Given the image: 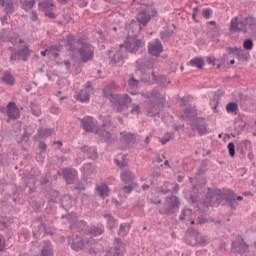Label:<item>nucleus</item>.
Wrapping results in <instances>:
<instances>
[{
    "instance_id": "72a5a7b5",
    "label": "nucleus",
    "mask_w": 256,
    "mask_h": 256,
    "mask_svg": "<svg viewBox=\"0 0 256 256\" xmlns=\"http://www.w3.org/2000/svg\"><path fill=\"white\" fill-rule=\"evenodd\" d=\"M3 83H6V85L13 86L15 85V77L11 75L9 72H5L4 76L2 77Z\"/></svg>"
},
{
    "instance_id": "0e129e2a",
    "label": "nucleus",
    "mask_w": 256,
    "mask_h": 256,
    "mask_svg": "<svg viewBox=\"0 0 256 256\" xmlns=\"http://www.w3.org/2000/svg\"><path fill=\"white\" fill-rule=\"evenodd\" d=\"M17 55H19L18 52H14L11 54V56H10L11 63H13L14 61L17 60Z\"/></svg>"
},
{
    "instance_id": "9b49d317",
    "label": "nucleus",
    "mask_w": 256,
    "mask_h": 256,
    "mask_svg": "<svg viewBox=\"0 0 256 256\" xmlns=\"http://www.w3.org/2000/svg\"><path fill=\"white\" fill-rule=\"evenodd\" d=\"M150 13L151 14L147 13V11L139 12L136 18L139 25H142V27H147V24L151 21V17H155V15H157V10L151 8Z\"/></svg>"
},
{
    "instance_id": "8fccbe9b",
    "label": "nucleus",
    "mask_w": 256,
    "mask_h": 256,
    "mask_svg": "<svg viewBox=\"0 0 256 256\" xmlns=\"http://www.w3.org/2000/svg\"><path fill=\"white\" fill-rule=\"evenodd\" d=\"M211 15H213V10H211V8H206L202 11L204 19H211Z\"/></svg>"
},
{
    "instance_id": "2f4dec72",
    "label": "nucleus",
    "mask_w": 256,
    "mask_h": 256,
    "mask_svg": "<svg viewBox=\"0 0 256 256\" xmlns=\"http://www.w3.org/2000/svg\"><path fill=\"white\" fill-rule=\"evenodd\" d=\"M129 231H131V224L122 223L120 224L118 235H120V237H125V235L129 234Z\"/></svg>"
},
{
    "instance_id": "de8ad7c7",
    "label": "nucleus",
    "mask_w": 256,
    "mask_h": 256,
    "mask_svg": "<svg viewBox=\"0 0 256 256\" xmlns=\"http://www.w3.org/2000/svg\"><path fill=\"white\" fill-rule=\"evenodd\" d=\"M7 248V240L5 239V236L0 234V252L5 251Z\"/></svg>"
},
{
    "instance_id": "4468645a",
    "label": "nucleus",
    "mask_w": 256,
    "mask_h": 256,
    "mask_svg": "<svg viewBox=\"0 0 256 256\" xmlns=\"http://www.w3.org/2000/svg\"><path fill=\"white\" fill-rule=\"evenodd\" d=\"M62 177L67 185H73V183H75V178L77 177V172L71 168H64L62 170Z\"/></svg>"
},
{
    "instance_id": "2eb2a0df",
    "label": "nucleus",
    "mask_w": 256,
    "mask_h": 256,
    "mask_svg": "<svg viewBox=\"0 0 256 256\" xmlns=\"http://www.w3.org/2000/svg\"><path fill=\"white\" fill-rule=\"evenodd\" d=\"M225 201L228 204V207H230V209L232 211H235L237 209V200H236V194L235 191L233 190H228L225 193Z\"/></svg>"
},
{
    "instance_id": "5701e85b",
    "label": "nucleus",
    "mask_w": 256,
    "mask_h": 256,
    "mask_svg": "<svg viewBox=\"0 0 256 256\" xmlns=\"http://www.w3.org/2000/svg\"><path fill=\"white\" fill-rule=\"evenodd\" d=\"M40 256H53V244H51V241L49 240L43 241V246H42Z\"/></svg>"
},
{
    "instance_id": "f257e3e1",
    "label": "nucleus",
    "mask_w": 256,
    "mask_h": 256,
    "mask_svg": "<svg viewBox=\"0 0 256 256\" xmlns=\"http://www.w3.org/2000/svg\"><path fill=\"white\" fill-rule=\"evenodd\" d=\"M102 93L106 99H109L112 108L116 113H121L127 105L133 103V99L128 94H113L109 88H104Z\"/></svg>"
},
{
    "instance_id": "412c9836",
    "label": "nucleus",
    "mask_w": 256,
    "mask_h": 256,
    "mask_svg": "<svg viewBox=\"0 0 256 256\" xmlns=\"http://www.w3.org/2000/svg\"><path fill=\"white\" fill-rule=\"evenodd\" d=\"M120 141L121 143H125V145H131V143H135V134L129 132H121Z\"/></svg>"
},
{
    "instance_id": "423d86ee",
    "label": "nucleus",
    "mask_w": 256,
    "mask_h": 256,
    "mask_svg": "<svg viewBox=\"0 0 256 256\" xmlns=\"http://www.w3.org/2000/svg\"><path fill=\"white\" fill-rule=\"evenodd\" d=\"M142 47H145V41L141 39H136L132 41L126 40L124 44L120 45L121 49H125L124 51H128L129 53H137V51H139V49H141Z\"/></svg>"
},
{
    "instance_id": "20e7f679",
    "label": "nucleus",
    "mask_w": 256,
    "mask_h": 256,
    "mask_svg": "<svg viewBox=\"0 0 256 256\" xmlns=\"http://www.w3.org/2000/svg\"><path fill=\"white\" fill-rule=\"evenodd\" d=\"M165 201L166 206L158 210L160 215H173V213H177V211H179V206L181 205V202L179 201V198L177 196H169L166 198Z\"/></svg>"
},
{
    "instance_id": "9d476101",
    "label": "nucleus",
    "mask_w": 256,
    "mask_h": 256,
    "mask_svg": "<svg viewBox=\"0 0 256 256\" xmlns=\"http://www.w3.org/2000/svg\"><path fill=\"white\" fill-rule=\"evenodd\" d=\"M80 123L82 126V129L86 131V133H97V121L91 116H86L83 119H80Z\"/></svg>"
},
{
    "instance_id": "dca6fc26",
    "label": "nucleus",
    "mask_w": 256,
    "mask_h": 256,
    "mask_svg": "<svg viewBox=\"0 0 256 256\" xmlns=\"http://www.w3.org/2000/svg\"><path fill=\"white\" fill-rule=\"evenodd\" d=\"M7 116L9 119H19L21 117V112H19V108L15 102H10L7 105Z\"/></svg>"
},
{
    "instance_id": "5fc2aeb1",
    "label": "nucleus",
    "mask_w": 256,
    "mask_h": 256,
    "mask_svg": "<svg viewBox=\"0 0 256 256\" xmlns=\"http://www.w3.org/2000/svg\"><path fill=\"white\" fill-rule=\"evenodd\" d=\"M30 138H31V133L25 130L24 134L22 135V140L20 141V143H23V141L27 143V141H29Z\"/></svg>"
},
{
    "instance_id": "7c9ffc66",
    "label": "nucleus",
    "mask_w": 256,
    "mask_h": 256,
    "mask_svg": "<svg viewBox=\"0 0 256 256\" xmlns=\"http://www.w3.org/2000/svg\"><path fill=\"white\" fill-rule=\"evenodd\" d=\"M31 53H33V51L29 49V47L25 46L24 48L18 51V57H21L22 61H27Z\"/></svg>"
},
{
    "instance_id": "774afa93",
    "label": "nucleus",
    "mask_w": 256,
    "mask_h": 256,
    "mask_svg": "<svg viewBox=\"0 0 256 256\" xmlns=\"http://www.w3.org/2000/svg\"><path fill=\"white\" fill-rule=\"evenodd\" d=\"M180 221H185V210L181 211V214L179 216Z\"/></svg>"
},
{
    "instance_id": "ea45409f",
    "label": "nucleus",
    "mask_w": 256,
    "mask_h": 256,
    "mask_svg": "<svg viewBox=\"0 0 256 256\" xmlns=\"http://www.w3.org/2000/svg\"><path fill=\"white\" fill-rule=\"evenodd\" d=\"M4 7L6 14L7 15H11L13 13H15V4H13V2H5V6Z\"/></svg>"
},
{
    "instance_id": "a878e982",
    "label": "nucleus",
    "mask_w": 256,
    "mask_h": 256,
    "mask_svg": "<svg viewBox=\"0 0 256 256\" xmlns=\"http://www.w3.org/2000/svg\"><path fill=\"white\" fill-rule=\"evenodd\" d=\"M39 7L44 11V13L55 11V4L52 0H44L43 2H40Z\"/></svg>"
},
{
    "instance_id": "49530a36",
    "label": "nucleus",
    "mask_w": 256,
    "mask_h": 256,
    "mask_svg": "<svg viewBox=\"0 0 256 256\" xmlns=\"http://www.w3.org/2000/svg\"><path fill=\"white\" fill-rule=\"evenodd\" d=\"M128 85L129 87L136 89V87H139V80L135 79L134 76H131L128 80Z\"/></svg>"
},
{
    "instance_id": "13d9d810",
    "label": "nucleus",
    "mask_w": 256,
    "mask_h": 256,
    "mask_svg": "<svg viewBox=\"0 0 256 256\" xmlns=\"http://www.w3.org/2000/svg\"><path fill=\"white\" fill-rule=\"evenodd\" d=\"M30 19H31V21H39V15L37 14V11H35V10L31 11Z\"/></svg>"
},
{
    "instance_id": "c9c22d12",
    "label": "nucleus",
    "mask_w": 256,
    "mask_h": 256,
    "mask_svg": "<svg viewBox=\"0 0 256 256\" xmlns=\"http://www.w3.org/2000/svg\"><path fill=\"white\" fill-rule=\"evenodd\" d=\"M141 95H142V97H144V99H153V101H155L161 97L157 90H153L151 92H146V93H141Z\"/></svg>"
},
{
    "instance_id": "69168bd1",
    "label": "nucleus",
    "mask_w": 256,
    "mask_h": 256,
    "mask_svg": "<svg viewBox=\"0 0 256 256\" xmlns=\"http://www.w3.org/2000/svg\"><path fill=\"white\" fill-rule=\"evenodd\" d=\"M7 19H9L7 15H4L3 17L0 18L2 25H5V23H7Z\"/></svg>"
},
{
    "instance_id": "09e8293b",
    "label": "nucleus",
    "mask_w": 256,
    "mask_h": 256,
    "mask_svg": "<svg viewBox=\"0 0 256 256\" xmlns=\"http://www.w3.org/2000/svg\"><path fill=\"white\" fill-rule=\"evenodd\" d=\"M208 221L209 220L207 219V216H205V215H200L196 219L197 225H205V223H208Z\"/></svg>"
},
{
    "instance_id": "3c124183",
    "label": "nucleus",
    "mask_w": 256,
    "mask_h": 256,
    "mask_svg": "<svg viewBox=\"0 0 256 256\" xmlns=\"http://www.w3.org/2000/svg\"><path fill=\"white\" fill-rule=\"evenodd\" d=\"M171 139H173V134L167 133V134H166L164 137H162V139H161L162 145H165V144L169 143V141H171Z\"/></svg>"
},
{
    "instance_id": "79ce46f5",
    "label": "nucleus",
    "mask_w": 256,
    "mask_h": 256,
    "mask_svg": "<svg viewBox=\"0 0 256 256\" xmlns=\"http://www.w3.org/2000/svg\"><path fill=\"white\" fill-rule=\"evenodd\" d=\"M82 169L87 175H91V173H95V166L91 163L84 164Z\"/></svg>"
},
{
    "instance_id": "f3484780",
    "label": "nucleus",
    "mask_w": 256,
    "mask_h": 256,
    "mask_svg": "<svg viewBox=\"0 0 256 256\" xmlns=\"http://www.w3.org/2000/svg\"><path fill=\"white\" fill-rule=\"evenodd\" d=\"M192 129H196L200 135H205L207 133V123L205 119L199 118L193 124H191Z\"/></svg>"
},
{
    "instance_id": "39448f33",
    "label": "nucleus",
    "mask_w": 256,
    "mask_h": 256,
    "mask_svg": "<svg viewBox=\"0 0 256 256\" xmlns=\"http://www.w3.org/2000/svg\"><path fill=\"white\" fill-rule=\"evenodd\" d=\"M165 105V98L160 97L154 101H149L146 107V111L148 113V117H157L160 113L159 107H163Z\"/></svg>"
},
{
    "instance_id": "b1692460",
    "label": "nucleus",
    "mask_w": 256,
    "mask_h": 256,
    "mask_svg": "<svg viewBox=\"0 0 256 256\" xmlns=\"http://www.w3.org/2000/svg\"><path fill=\"white\" fill-rule=\"evenodd\" d=\"M105 127H107V124H103L101 128L96 129V135H100L102 139H105L107 143H110L111 141V133L107 130H105Z\"/></svg>"
},
{
    "instance_id": "a19ab883",
    "label": "nucleus",
    "mask_w": 256,
    "mask_h": 256,
    "mask_svg": "<svg viewBox=\"0 0 256 256\" xmlns=\"http://www.w3.org/2000/svg\"><path fill=\"white\" fill-rule=\"evenodd\" d=\"M246 25H249L252 29H256V19L253 16H248L243 21Z\"/></svg>"
},
{
    "instance_id": "58836bf2",
    "label": "nucleus",
    "mask_w": 256,
    "mask_h": 256,
    "mask_svg": "<svg viewBox=\"0 0 256 256\" xmlns=\"http://www.w3.org/2000/svg\"><path fill=\"white\" fill-rule=\"evenodd\" d=\"M171 35H173V31L166 28L160 32V39H162V41H169Z\"/></svg>"
},
{
    "instance_id": "f8f14e48",
    "label": "nucleus",
    "mask_w": 256,
    "mask_h": 256,
    "mask_svg": "<svg viewBox=\"0 0 256 256\" xmlns=\"http://www.w3.org/2000/svg\"><path fill=\"white\" fill-rule=\"evenodd\" d=\"M148 53L152 55V57H159L163 53V44L161 40L156 39L148 44Z\"/></svg>"
},
{
    "instance_id": "680f3d73",
    "label": "nucleus",
    "mask_w": 256,
    "mask_h": 256,
    "mask_svg": "<svg viewBox=\"0 0 256 256\" xmlns=\"http://www.w3.org/2000/svg\"><path fill=\"white\" fill-rule=\"evenodd\" d=\"M39 150L40 151H46L47 150V144L45 142L39 143Z\"/></svg>"
},
{
    "instance_id": "4be33fe9",
    "label": "nucleus",
    "mask_w": 256,
    "mask_h": 256,
    "mask_svg": "<svg viewBox=\"0 0 256 256\" xmlns=\"http://www.w3.org/2000/svg\"><path fill=\"white\" fill-rule=\"evenodd\" d=\"M95 191L102 199H105V197H109V185L105 183L97 185Z\"/></svg>"
},
{
    "instance_id": "c85d7f7f",
    "label": "nucleus",
    "mask_w": 256,
    "mask_h": 256,
    "mask_svg": "<svg viewBox=\"0 0 256 256\" xmlns=\"http://www.w3.org/2000/svg\"><path fill=\"white\" fill-rule=\"evenodd\" d=\"M191 67H197V69H203L205 67V60L203 58L195 57L189 61Z\"/></svg>"
},
{
    "instance_id": "aec40b11",
    "label": "nucleus",
    "mask_w": 256,
    "mask_h": 256,
    "mask_svg": "<svg viewBox=\"0 0 256 256\" xmlns=\"http://www.w3.org/2000/svg\"><path fill=\"white\" fill-rule=\"evenodd\" d=\"M65 217L70 223V229H84V227L87 226V222H85L84 220L75 221L73 220V218H71V215H66Z\"/></svg>"
},
{
    "instance_id": "864d4df0",
    "label": "nucleus",
    "mask_w": 256,
    "mask_h": 256,
    "mask_svg": "<svg viewBox=\"0 0 256 256\" xmlns=\"http://www.w3.org/2000/svg\"><path fill=\"white\" fill-rule=\"evenodd\" d=\"M63 46L61 45H52L48 48L49 53H53V51H61Z\"/></svg>"
},
{
    "instance_id": "a18cd8bd",
    "label": "nucleus",
    "mask_w": 256,
    "mask_h": 256,
    "mask_svg": "<svg viewBox=\"0 0 256 256\" xmlns=\"http://www.w3.org/2000/svg\"><path fill=\"white\" fill-rule=\"evenodd\" d=\"M130 113L131 115H141V106H139V104L133 103Z\"/></svg>"
},
{
    "instance_id": "393cba45",
    "label": "nucleus",
    "mask_w": 256,
    "mask_h": 256,
    "mask_svg": "<svg viewBox=\"0 0 256 256\" xmlns=\"http://www.w3.org/2000/svg\"><path fill=\"white\" fill-rule=\"evenodd\" d=\"M55 133V129L51 128H38L37 135L35 136V139H39V137L47 138L51 137Z\"/></svg>"
},
{
    "instance_id": "4d7b16f0",
    "label": "nucleus",
    "mask_w": 256,
    "mask_h": 256,
    "mask_svg": "<svg viewBox=\"0 0 256 256\" xmlns=\"http://www.w3.org/2000/svg\"><path fill=\"white\" fill-rule=\"evenodd\" d=\"M45 17H48V19H57V14L53 11L45 12Z\"/></svg>"
},
{
    "instance_id": "cd10ccee",
    "label": "nucleus",
    "mask_w": 256,
    "mask_h": 256,
    "mask_svg": "<svg viewBox=\"0 0 256 256\" xmlns=\"http://www.w3.org/2000/svg\"><path fill=\"white\" fill-rule=\"evenodd\" d=\"M104 219H106L107 223H108V227L109 229H111V231H113V229L117 228V225H119V221H117V219L115 217H113V215L111 214H103Z\"/></svg>"
},
{
    "instance_id": "338daca9",
    "label": "nucleus",
    "mask_w": 256,
    "mask_h": 256,
    "mask_svg": "<svg viewBox=\"0 0 256 256\" xmlns=\"http://www.w3.org/2000/svg\"><path fill=\"white\" fill-rule=\"evenodd\" d=\"M163 159H165V155L157 156L156 161L157 163H163Z\"/></svg>"
},
{
    "instance_id": "bb28decb",
    "label": "nucleus",
    "mask_w": 256,
    "mask_h": 256,
    "mask_svg": "<svg viewBox=\"0 0 256 256\" xmlns=\"http://www.w3.org/2000/svg\"><path fill=\"white\" fill-rule=\"evenodd\" d=\"M66 41H67L66 47H67L68 51L75 53V51H77V46L75 45V43H77V39H75V36L68 35L66 37Z\"/></svg>"
},
{
    "instance_id": "603ef678",
    "label": "nucleus",
    "mask_w": 256,
    "mask_h": 256,
    "mask_svg": "<svg viewBox=\"0 0 256 256\" xmlns=\"http://www.w3.org/2000/svg\"><path fill=\"white\" fill-rule=\"evenodd\" d=\"M228 151L231 157H235V144L233 142L228 143Z\"/></svg>"
},
{
    "instance_id": "f03ea898",
    "label": "nucleus",
    "mask_w": 256,
    "mask_h": 256,
    "mask_svg": "<svg viewBox=\"0 0 256 256\" xmlns=\"http://www.w3.org/2000/svg\"><path fill=\"white\" fill-rule=\"evenodd\" d=\"M76 43L77 45L80 46V48H78V53L81 57V61L83 63H87L91 61V59H93L95 55V47L89 44V42L87 41V38L85 37L78 38Z\"/></svg>"
},
{
    "instance_id": "6ab92c4d",
    "label": "nucleus",
    "mask_w": 256,
    "mask_h": 256,
    "mask_svg": "<svg viewBox=\"0 0 256 256\" xmlns=\"http://www.w3.org/2000/svg\"><path fill=\"white\" fill-rule=\"evenodd\" d=\"M226 51L228 55H234L237 59H245V51L241 47H227Z\"/></svg>"
},
{
    "instance_id": "052dcab7",
    "label": "nucleus",
    "mask_w": 256,
    "mask_h": 256,
    "mask_svg": "<svg viewBox=\"0 0 256 256\" xmlns=\"http://www.w3.org/2000/svg\"><path fill=\"white\" fill-rule=\"evenodd\" d=\"M208 65H215V57L213 56H208L206 59Z\"/></svg>"
},
{
    "instance_id": "37998d69",
    "label": "nucleus",
    "mask_w": 256,
    "mask_h": 256,
    "mask_svg": "<svg viewBox=\"0 0 256 256\" xmlns=\"http://www.w3.org/2000/svg\"><path fill=\"white\" fill-rule=\"evenodd\" d=\"M30 108H31L32 115H34L35 117L41 116V108H39V106H37V104L31 103Z\"/></svg>"
},
{
    "instance_id": "0eeeda50",
    "label": "nucleus",
    "mask_w": 256,
    "mask_h": 256,
    "mask_svg": "<svg viewBox=\"0 0 256 256\" xmlns=\"http://www.w3.org/2000/svg\"><path fill=\"white\" fill-rule=\"evenodd\" d=\"M91 93H93V86H91V82H87L84 89L75 93V97L80 103H89Z\"/></svg>"
},
{
    "instance_id": "c756f323",
    "label": "nucleus",
    "mask_w": 256,
    "mask_h": 256,
    "mask_svg": "<svg viewBox=\"0 0 256 256\" xmlns=\"http://www.w3.org/2000/svg\"><path fill=\"white\" fill-rule=\"evenodd\" d=\"M88 233L92 237H99V235H103L105 233V228L103 226H100V227L92 226L88 230Z\"/></svg>"
},
{
    "instance_id": "7ed1b4c3",
    "label": "nucleus",
    "mask_w": 256,
    "mask_h": 256,
    "mask_svg": "<svg viewBox=\"0 0 256 256\" xmlns=\"http://www.w3.org/2000/svg\"><path fill=\"white\" fill-rule=\"evenodd\" d=\"M223 201H225V193H222L219 189H215L207 193L204 205L206 207H219Z\"/></svg>"
},
{
    "instance_id": "6e6d98bb",
    "label": "nucleus",
    "mask_w": 256,
    "mask_h": 256,
    "mask_svg": "<svg viewBox=\"0 0 256 256\" xmlns=\"http://www.w3.org/2000/svg\"><path fill=\"white\" fill-rule=\"evenodd\" d=\"M122 191L126 193V195H130V193L133 192V186H123Z\"/></svg>"
},
{
    "instance_id": "ddd939ff",
    "label": "nucleus",
    "mask_w": 256,
    "mask_h": 256,
    "mask_svg": "<svg viewBox=\"0 0 256 256\" xmlns=\"http://www.w3.org/2000/svg\"><path fill=\"white\" fill-rule=\"evenodd\" d=\"M127 52L120 47V50L116 51L115 54L110 56L111 65H117V67H121L123 63H125V57Z\"/></svg>"
},
{
    "instance_id": "1a4fd4ad",
    "label": "nucleus",
    "mask_w": 256,
    "mask_h": 256,
    "mask_svg": "<svg viewBox=\"0 0 256 256\" xmlns=\"http://www.w3.org/2000/svg\"><path fill=\"white\" fill-rule=\"evenodd\" d=\"M68 244L73 251H83V249H85V241L81 236L76 234H72L68 237Z\"/></svg>"
},
{
    "instance_id": "c03bdc74",
    "label": "nucleus",
    "mask_w": 256,
    "mask_h": 256,
    "mask_svg": "<svg viewBox=\"0 0 256 256\" xmlns=\"http://www.w3.org/2000/svg\"><path fill=\"white\" fill-rule=\"evenodd\" d=\"M243 48L246 51H253V40L251 38H248V39L244 40Z\"/></svg>"
},
{
    "instance_id": "f704fd0d",
    "label": "nucleus",
    "mask_w": 256,
    "mask_h": 256,
    "mask_svg": "<svg viewBox=\"0 0 256 256\" xmlns=\"http://www.w3.org/2000/svg\"><path fill=\"white\" fill-rule=\"evenodd\" d=\"M226 112L237 115V113H239V106L235 102H230L226 105Z\"/></svg>"
},
{
    "instance_id": "bf43d9fd",
    "label": "nucleus",
    "mask_w": 256,
    "mask_h": 256,
    "mask_svg": "<svg viewBox=\"0 0 256 256\" xmlns=\"http://www.w3.org/2000/svg\"><path fill=\"white\" fill-rule=\"evenodd\" d=\"M208 25H213L215 31L219 32L220 26L214 20L207 22Z\"/></svg>"
},
{
    "instance_id": "473e14b6",
    "label": "nucleus",
    "mask_w": 256,
    "mask_h": 256,
    "mask_svg": "<svg viewBox=\"0 0 256 256\" xmlns=\"http://www.w3.org/2000/svg\"><path fill=\"white\" fill-rule=\"evenodd\" d=\"M134 179L135 175H133L132 172L129 170H126L121 174V180L123 181V183H131V181H133Z\"/></svg>"
},
{
    "instance_id": "a211bd4d",
    "label": "nucleus",
    "mask_w": 256,
    "mask_h": 256,
    "mask_svg": "<svg viewBox=\"0 0 256 256\" xmlns=\"http://www.w3.org/2000/svg\"><path fill=\"white\" fill-rule=\"evenodd\" d=\"M239 25L243 26L245 25L244 21L239 22V17H234L230 21V31L231 33H241L243 31V27H240Z\"/></svg>"
},
{
    "instance_id": "e433bc0d",
    "label": "nucleus",
    "mask_w": 256,
    "mask_h": 256,
    "mask_svg": "<svg viewBox=\"0 0 256 256\" xmlns=\"http://www.w3.org/2000/svg\"><path fill=\"white\" fill-rule=\"evenodd\" d=\"M195 235V241L197 244H199L201 247H205V245H207V239H205V237L201 236V234H199V231L194 232Z\"/></svg>"
},
{
    "instance_id": "4c0bfd02",
    "label": "nucleus",
    "mask_w": 256,
    "mask_h": 256,
    "mask_svg": "<svg viewBox=\"0 0 256 256\" xmlns=\"http://www.w3.org/2000/svg\"><path fill=\"white\" fill-rule=\"evenodd\" d=\"M33 7H35V0H24L22 3V9L24 11H31Z\"/></svg>"
},
{
    "instance_id": "e2e57ef3",
    "label": "nucleus",
    "mask_w": 256,
    "mask_h": 256,
    "mask_svg": "<svg viewBox=\"0 0 256 256\" xmlns=\"http://www.w3.org/2000/svg\"><path fill=\"white\" fill-rule=\"evenodd\" d=\"M75 189H77V191H85V186L82 183H78L76 184Z\"/></svg>"
},
{
    "instance_id": "6e6552de",
    "label": "nucleus",
    "mask_w": 256,
    "mask_h": 256,
    "mask_svg": "<svg viewBox=\"0 0 256 256\" xmlns=\"http://www.w3.org/2000/svg\"><path fill=\"white\" fill-rule=\"evenodd\" d=\"M231 247L233 251L239 253L240 255H243V253H247L249 251V245L247 242H245L243 236H237L235 241H232Z\"/></svg>"
}]
</instances>
